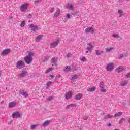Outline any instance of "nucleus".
Listing matches in <instances>:
<instances>
[{
  "instance_id": "obj_1",
  "label": "nucleus",
  "mask_w": 130,
  "mask_h": 130,
  "mask_svg": "<svg viewBox=\"0 0 130 130\" xmlns=\"http://www.w3.org/2000/svg\"><path fill=\"white\" fill-rule=\"evenodd\" d=\"M28 55H26L24 57V60L27 64H30L32 61H33V55H34V52H28Z\"/></svg>"
},
{
  "instance_id": "obj_2",
  "label": "nucleus",
  "mask_w": 130,
  "mask_h": 130,
  "mask_svg": "<svg viewBox=\"0 0 130 130\" xmlns=\"http://www.w3.org/2000/svg\"><path fill=\"white\" fill-rule=\"evenodd\" d=\"M16 68L20 70L21 69H24L25 68V62L22 60H18L16 62Z\"/></svg>"
},
{
  "instance_id": "obj_3",
  "label": "nucleus",
  "mask_w": 130,
  "mask_h": 130,
  "mask_svg": "<svg viewBox=\"0 0 130 130\" xmlns=\"http://www.w3.org/2000/svg\"><path fill=\"white\" fill-rule=\"evenodd\" d=\"M28 7H29L28 3H25L22 4L20 7V11L21 12H26L27 9H28Z\"/></svg>"
},
{
  "instance_id": "obj_4",
  "label": "nucleus",
  "mask_w": 130,
  "mask_h": 130,
  "mask_svg": "<svg viewBox=\"0 0 130 130\" xmlns=\"http://www.w3.org/2000/svg\"><path fill=\"white\" fill-rule=\"evenodd\" d=\"M58 43H59V40H57L56 41H53L50 44V48H55L57 45H58Z\"/></svg>"
},
{
  "instance_id": "obj_5",
  "label": "nucleus",
  "mask_w": 130,
  "mask_h": 130,
  "mask_svg": "<svg viewBox=\"0 0 130 130\" xmlns=\"http://www.w3.org/2000/svg\"><path fill=\"white\" fill-rule=\"evenodd\" d=\"M28 76V73L25 71H23L21 73L19 74V77L20 80H22L25 77H27Z\"/></svg>"
},
{
  "instance_id": "obj_6",
  "label": "nucleus",
  "mask_w": 130,
  "mask_h": 130,
  "mask_svg": "<svg viewBox=\"0 0 130 130\" xmlns=\"http://www.w3.org/2000/svg\"><path fill=\"white\" fill-rule=\"evenodd\" d=\"M113 63H109L107 64L106 67V70L108 72H111L113 70Z\"/></svg>"
},
{
  "instance_id": "obj_7",
  "label": "nucleus",
  "mask_w": 130,
  "mask_h": 130,
  "mask_svg": "<svg viewBox=\"0 0 130 130\" xmlns=\"http://www.w3.org/2000/svg\"><path fill=\"white\" fill-rule=\"evenodd\" d=\"M59 15H60V9L57 8L56 11L54 15V19H57V18H58Z\"/></svg>"
},
{
  "instance_id": "obj_8",
  "label": "nucleus",
  "mask_w": 130,
  "mask_h": 130,
  "mask_svg": "<svg viewBox=\"0 0 130 130\" xmlns=\"http://www.w3.org/2000/svg\"><path fill=\"white\" fill-rule=\"evenodd\" d=\"M73 96V92L71 91H68L65 95V98L67 100L71 99V97Z\"/></svg>"
},
{
  "instance_id": "obj_9",
  "label": "nucleus",
  "mask_w": 130,
  "mask_h": 130,
  "mask_svg": "<svg viewBox=\"0 0 130 130\" xmlns=\"http://www.w3.org/2000/svg\"><path fill=\"white\" fill-rule=\"evenodd\" d=\"M100 91L102 93H106V89L104 88V85L103 84V82H102L100 86Z\"/></svg>"
},
{
  "instance_id": "obj_10",
  "label": "nucleus",
  "mask_w": 130,
  "mask_h": 130,
  "mask_svg": "<svg viewBox=\"0 0 130 130\" xmlns=\"http://www.w3.org/2000/svg\"><path fill=\"white\" fill-rule=\"evenodd\" d=\"M20 116H21V114L18 111L15 112L12 114V117L13 118H16V117H20Z\"/></svg>"
},
{
  "instance_id": "obj_11",
  "label": "nucleus",
  "mask_w": 130,
  "mask_h": 130,
  "mask_svg": "<svg viewBox=\"0 0 130 130\" xmlns=\"http://www.w3.org/2000/svg\"><path fill=\"white\" fill-rule=\"evenodd\" d=\"M67 8L68 9V10L73 11L75 9V5L73 4L69 3L67 5Z\"/></svg>"
},
{
  "instance_id": "obj_12",
  "label": "nucleus",
  "mask_w": 130,
  "mask_h": 130,
  "mask_svg": "<svg viewBox=\"0 0 130 130\" xmlns=\"http://www.w3.org/2000/svg\"><path fill=\"white\" fill-rule=\"evenodd\" d=\"M85 32L86 33H91V34H93V33H94V29L92 27H87L85 29Z\"/></svg>"
},
{
  "instance_id": "obj_13",
  "label": "nucleus",
  "mask_w": 130,
  "mask_h": 130,
  "mask_svg": "<svg viewBox=\"0 0 130 130\" xmlns=\"http://www.w3.org/2000/svg\"><path fill=\"white\" fill-rule=\"evenodd\" d=\"M87 45L86 50H89V51H91L92 50V48H94V45L92 44V43H88Z\"/></svg>"
},
{
  "instance_id": "obj_14",
  "label": "nucleus",
  "mask_w": 130,
  "mask_h": 130,
  "mask_svg": "<svg viewBox=\"0 0 130 130\" xmlns=\"http://www.w3.org/2000/svg\"><path fill=\"white\" fill-rule=\"evenodd\" d=\"M11 52V49H7L4 50L2 52L1 55H7V54H9V53Z\"/></svg>"
},
{
  "instance_id": "obj_15",
  "label": "nucleus",
  "mask_w": 130,
  "mask_h": 130,
  "mask_svg": "<svg viewBox=\"0 0 130 130\" xmlns=\"http://www.w3.org/2000/svg\"><path fill=\"white\" fill-rule=\"evenodd\" d=\"M82 97H83V94L79 93L75 96L74 99H76V100H81V99H82Z\"/></svg>"
},
{
  "instance_id": "obj_16",
  "label": "nucleus",
  "mask_w": 130,
  "mask_h": 130,
  "mask_svg": "<svg viewBox=\"0 0 130 130\" xmlns=\"http://www.w3.org/2000/svg\"><path fill=\"white\" fill-rule=\"evenodd\" d=\"M29 28H31L32 31H34L38 30V27H37V25H34L32 24L30 25Z\"/></svg>"
},
{
  "instance_id": "obj_17",
  "label": "nucleus",
  "mask_w": 130,
  "mask_h": 130,
  "mask_svg": "<svg viewBox=\"0 0 130 130\" xmlns=\"http://www.w3.org/2000/svg\"><path fill=\"white\" fill-rule=\"evenodd\" d=\"M52 121L51 120H46L45 121L43 124V126L45 127V126H48L50 123H51Z\"/></svg>"
},
{
  "instance_id": "obj_18",
  "label": "nucleus",
  "mask_w": 130,
  "mask_h": 130,
  "mask_svg": "<svg viewBox=\"0 0 130 130\" xmlns=\"http://www.w3.org/2000/svg\"><path fill=\"white\" fill-rule=\"evenodd\" d=\"M17 105V103L15 102H11L9 104V108H13L15 107Z\"/></svg>"
},
{
  "instance_id": "obj_19",
  "label": "nucleus",
  "mask_w": 130,
  "mask_h": 130,
  "mask_svg": "<svg viewBox=\"0 0 130 130\" xmlns=\"http://www.w3.org/2000/svg\"><path fill=\"white\" fill-rule=\"evenodd\" d=\"M123 69H124L123 67L120 66L116 69V71L117 73H121V72H122V71H123Z\"/></svg>"
},
{
  "instance_id": "obj_20",
  "label": "nucleus",
  "mask_w": 130,
  "mask_h": 130,
  "mask_svg": "<svg viewBox=\"0 0 130 130\" xmlns=\"http://www.w3.org/2000/svg\"><path fill=\"white\" fill-rule=\"evenodd\" d=\"M72 69H71V66H66L64 69V71L66 73H68V72H72Z\"/></svg>"
},
{
  "instance_id": "obj_21",
  "label": "nucleus",
  "mask_w": 130,
  "mask_h": 130,
  "mask_svg": "<svg viewBox=\"0 0 130 130\" xmlns=\"http://www.w3.org/2000/svg\"><path fill=\"white\" fill-rule=\"evenodd\" d=\"M43 37V35H40L38 36L36 39V41H40L41 39H42V38Z\"/></svg>"
},
{
  "instance_id": "obj_22",
  "label": "nucleus",
  "mask_w": 130,
  "mask_h": 130,
  "mask_svg": "<svg viewBox=\"0 0 130 130\" xmlns=\"http://www.w3.org/2000/svg\"><path fill=\"white\" fill-rule=\"evenodd\" d=\"M96 90V87L93 86L92 87L87 89V92H94Z\"/></svg>"
},
{
  "instance_id": "obj_23",
  "label": "nucleus",
  "mask_w": 130,
  "mask_h": 130,
  "mask_svg": "<svg viewBox=\"0 0 130 130\" xmlns=\"http://www.w3.org/2000/svg\"><path fill=\"white\" fill-rule=\"evenodd\" d=\"M105 50L106 51V52H110L111 50H113V47L106 48L105 49Z\"/></svg>"
},
{
  "instance_id": "obj_24",
  "label": "nucleus",
  "mask_w": 130,
  "mask_h": 130,
  "mask_svg": "<svg viewBox=\"0 0 130 130\" xmlns=\"http://www.w3.org/2000/svg\"><path fill=\"white\" fill-rule=\"evenodd\" d=\"M21 95H22L23 96L25 97V98H27L28 97V93L25 91H22L21 92Z\"/></svg>"
},
{
  "instance_id": "obj_25",
  "label": "nucleus",
  "mask_w": 130,
  "mask_h": 130,
  "mask_svg": "<svg viewBox=\"0 0 130 130\" xmlns=\"http://www.w3.org/2000/svg\"><path fill=\"white\" fill-rule=\"evenodd\" d=\"M104 51H101L100 52V51L96 50V55H101V54H102L103 53H104Z\"/></svg>"
},
{
  "instance_id": "obj_26",
  "label": "nucleus",
  "mask_w": 130,
  "mask_h": 130,
  "mask_svg": "<svg viewBox=\"0 0 130 130\" xmlns=\"http://www.w3.org/2000/svg\"><path fill=\"white\" fill-rule=\"evenodd\" d=\"M121 115H122V112H120L116 113L114 115V117H117V116H120Z\"/></svg>"
},
{
  "instance_id": "obj_27",
  "label": "nucleus",
  "mask_w": 130,
  "mask_h": 130,
  "mask_svg": "<svg viewBox=\"0 0 130 130\" xmlns=\"http://www.w3.org/2000/svg\"><path fill=\"white\" fill-rule=\"evenodd\" d=\"M112 117H113V115L109 114L108 115L105 116V119H107V118H112Z\"/></svg>"
},
{
  "instance_id": "obj_28",
  "label": "nucleus",
  "mask_w": 130,
  "mask_h": 130,
  "mask_svg": "<svg viewBox=\"0 0 130 130\" xmlns=\"http://www.w3.org/2000/svg\"><path fill=\"white\" fill-rule=\"evenodd\" d=\"M51 62H52V63H54V64H55V63H56V60H57V58L56 57H54L52 58L51 59Z\"/></svg>"
},
{
  "instance_id": "obj_29",
  "label": "nucleus",
  "mask_w": 130,
  "mask_h": 130,
  "mask_svg": "<svg viewBox=\"0 0 130 130\" xmlns=\"http://www.w3.org/2000/svg\"><path fill=\"white\" fill-rule=\"evenodd\" d=\"M48 60H49V56H46L44 57V58L43 60V62H46Z\"/></svg>"
},
{
  "instance_id": "obj_30",
  "label": "nucleus",
  "mask_w": 130,
  "mask_h": 130,
  "mask_svg": "<svg viewBox=\"0 0 130 130\" xmlns=\"http://www.w3.org/2000/svg\"><path fill=\"white\" fill-rule=\"evenodd\" d=\"M118 14H119L120 16L122 17L123 15V11L122 10H120L118 11Z\"/></svg>"
},
{
  "instance_id": "obj_31",
  "label": "nucleus",
  "mask_w": 130,
  "mask_h": 130,
  "mask_svg": "<svg viewBox=\"0 0 130 130\" xmlns=\"http://www.w3.org/2000/svg\"><path fill=\"white\" fill-rule=\"evenodd\" d=\"M128 82V81H127V80L125 81L124 82L121 84V86H122V87H124V86H126Z\"/></svg>"
},
{
  "instance_id": "obj_32",
  "label": "nucleus",
  "mask_w": 130,
  "mask_h": 130,
  "mask_svg": "<svg viewBox=\"0 0 130 130\" xmlns=\"http://www.w3.org/2000/svg\"><path fill=\"white\" fill-rule=\"evenodd\" d=\"M53 70V69L52 68H50L47 69V70L46 71V74H48V73H49L50 72H51V71H52Z\"/></svg>"
},
{
  "instance_id": "obj_33",
  "label": "nucleus",
  "mask_w": 130,
  "mask_h": 130,
  "mask_svg": "<svg viewBox=\"0 0 130 130\" xmlns=\"http://www.w3.org/2000/svg\"><path fill=\"white\" fill-rule=\"evenodd\" d=\"M113 37H114V38H119V35H118V34H114L113 35Z\"/></svg>"
},
{
  "instance_id": "obj_34",
  "label": "nucleus",
  "mask_w": 130,
  "mask_h": 130,
  "mask_svg": "<svg viewBox=\"0 0 130 130\" xmlns=\"http://www.w3.org/2000/svg\"><path fill=\"white\" fill-rule=\"evenodd\" d=\"M78 79V75H75L74 76H73L72 78H71V80H76Z\"/></svg>"
},
{
  "instance_id": "obj_35",
  "label": "nucleus",
  "mask_w": 130,
  "mask_h": 130,
  "mask_svg": "<svg viewBox=\"0 0 130 130\" xmlns=\"http://www.w3.org/2000/svg\"><path fill=\"white\" fill-rule=\"evenodd\" d=\"M74 107V106H76V104H71L70 105H69L67 106V108H70V107Z\"/></svg>"
},
{
  "instance_id": "obj_36",
  "label": "nucleus",
  "mask_w": 130,
  "mask_h": 130,
  "mask_svg": "<svg viewBox=\"0 0 130 130\" xmlns=\"http://www.w3.org/2000/svg\"><path fill=\"white\" fill-rule=\"evenodd\" d=\"M52 84V82H51V81H49L46 83V86L47 87H49V86H51Z\"/></svg>"
},
{
  "instance_id": "obj_37",
  "label": "nucleus",
  "mask_w": 130,
  "mask_h": 130,
  "mask_svg": "<svg viewBox=\"0 0 130 130\" xmlns=\"http://www.w3.org/2000/svg\"><path fill=\"white\" fill-rule=\"evenodd\" d=\"M20 27H24V26H25V21H22L20 24Z\"/></svg>"
},
{
  "instance_id": "obj_38",
  "label": "nucleus",
  "mask_w": 130,
  "mask_h": 130,
  "mask_svg": "<svg viewBox=\"0 0 130 130\" xmlns=\"http://www.w3.org/2000/svg\"><path fill=\"white\" fill-rule=\"evenodd\" d=\"M80 60H81V61H86L87 59L86 58V57H82L80 58Z\"/></svg>"
},
{
  "instance_id": "obj_39",
  "label": "nucleus",
  "mask_w": 130,
  "mask_h": 130,
  "mask_svg": "<svg viewBox=\"0 0 130 130\" xmlns=\"http://www.w3.org/2000/svg\"><path fill=\"white\" fill-rule=\"evenodd\" d=\"M125 120V119L122 118L119 121V123H120V124H121V123H122L123 122V121H124Z\"/></svg>"
},
{
  "instance_id": "obj_40",
  "label": "nucleus",
  "mask_w": 130,
  "mask_h": 130,
  "mask_svg": "<svg viewBox=\"0 0 130 130\" xmlns=\"http://www.w3.org/2000/svg\"><path fill=\"white\" fill-rule=\"evenodd\" d=\"M52 99H53V98L52 96H50V97L47 98L46 100L47 101H51V100H52Z\"/></svg>"
},
{
  "instance_id": "obj_41",
  "label": "nucleus",
  "mask_w": 130,
  "mask_h": 130,
  "mask_svg": "<svg viewBox=\"0 0 130 130\" xmlns=\"http://www.w3.org/2000/svg\"><path fill=\"white\" fill-rule=\"evenodd\" d=\"M75 16H79L80 15V11H77L74 13Z\"/></svg>"
},
{
  "instance_id": "obj_42",
  "label": "nucleus",
  "mask_w": 130,
  "mask_h": 130,
  "mask_svg": "<svg viewBox=\"0 0 130 130\" xmlns=\"http://www.w3.org/2000/svg\"><path fill=\"white\" fill-rule=\"evenodd\" d=\"M122 57H123V54H120L119 55V57H118V58L119 59H120V58H122Z\"/></svg>"
},
{
  "instance_id": "obj_43",
  "label": "nucleus",
  "mask_w": 130,
  "mask_h": 130,
  "mask_svg": "<svg viewBox=\"0 0 130 130\" xmlns=\"http://www.w3.org/2000/svg\"><path fill=\"white\" fill-rule=\"evenodd\" d=\"M41 2V0H35V3L36 5H37L38 3H40Z\"/></svg>"
},
{
  "instance_id": "obj_44",
  "label": "nucleus",
  "mask_w": 130,
  "mask_h": 130,
  "mask_svg": "<svg viewBox=\"0 0 130 130\" xmlns=\"http://www.w3.org/2000/svg\"><path fill=\"white\" fill-rule=\"evenodd\" d=\"M36 126H37L36 125H32L31 126V129H34L36 127Z\"/></svg>"
},
{
  "instance_id": "obj_45",
  "label": "nucleus",
  "mask_w": 130,
  "mask_h": 130,
  "mask_svg": "<svg viewBox=\"0 0 130 130\" xmlns=\"http://www.w3.org/2000/svg\"><path fill=\"white\" fill-rule=\"evenodd\" d=\"M27 18L28 19H31L32 18V15L31 14H28L27 15Z\"/></svg>"
},
{
  "instance_id": "obj_46",
  "label": "nucleus",
  "mask_w": 130,
  "mask_h": 130,
  "mask_svg": "<svg viewBox=\"0 0 130 130\" xmlns=\"http://www.w3.org/2000/svg\"><path fill=\"white\" fill-rule=\"evenodd\" d=\"M126 78H130V73H127V74H126Z\"/></svg>"
},
{
  "instance_id": "obj_47",
  "label": "nucleus",
  "mask_w": 130,
  "mask_h": 130,
  "mask_svg": "<svg viewBox=\"0 0 130 130\" xmlns=\"http://www.w3.org/2000/svg\"><path fill=\"white\" fill-rule=\"evenodd\" d=\"M66 17L67 19H71V15L69 14H68Z\"/></svg>"
},
{
  "instance_id": "obj_48",
  "label": "nucleus",
  "mask_w": 130,
  "mask_h": 130,
  "mask_svg": "<svg viewBox=\"0 0 130 130\" xmlns=\"http://www.w3.org/2000/svg\"><path fill=\"white\" fill-rule=\"evenodd\" d=\"M67 57H68V58H70V57H72V54H70V53L68 54H67Z\"/></svg>"
},
{
  "instance_id": "obj_49",
  "label": "nucleus",
  "mask_w": 130,
  "mask_h": 130,
  "mask_svg": "<svg viewBox=\"0 0 130 130\" xmlns=\"http://www.w3.org/2000/svg\"><path fill=\"white\" fill-rule=\"evenodd\" d=\"M54 11V8H52L50 9V13H53V11Z\"/></svg>"
},
{
  "instance_id": "obj_50",
  "label": "nucleus",
  "mask_w": 130,
  "mask_h": 130,
  "mask_svg": "<svg viewBox=\"0 0 130 130\" xmlns=\"http://www.w3.org/2000/svg\"><path fill=\"white\" fill-rule=\"evenodd\" d=\"M50 76L51 77V79H50V80H51L52 79V78H53V77H54V75H50Z\"/></svg>"
},
{
  "instance_id": "obj_51",
  "label": "nucleus",
  "mask_w": 130,
  "mask_h": 130,
  "mask_svg": "<svg viewBox=\"0 0 130 130\" xmlns=\"http://www.w3.org/2000/svg\"><path fill=\"white\" fill-rule=\"evenodd\" d=\"M89 51L87 50H86V51H85V52H86V53H89Z\"/></svg>"
},
{
  "instance_id": "obj_52",
  "label": "nucleus",
  "mask_w": 130,
  "mask_h": 130,
  "mask_svg": "<svg viewBox=\"0 0 130 130\" xmlns=\"http://www.w3.org/2000/svg\"><path fill=\"white\" fill-rule=\"evenodd\" d=\"M108 125V126H111V124L110 123Z\"/></svg>"
},
{
  "instance_id": "obj_53",
  "label": "nucleus",
  "mask_w": 130,
  "mask_h": 130,
  "mask_svg": "<svg viewBox=\"0 0 130 130\" xmlns=\"http://www.w3.org/2000/svg\"><path fill=\"white\" fill-rule=\"evenodd\" d=\"M1 75H2V71H0V77Z\"/></svg>"
},
{
  "instance_id": "obj_54",
  "label": "nucleus",
  "mask_w": 130,
  "mask_h": 130,
  "mask_svg": "<svg viewBox=\"0 0 130 130\" xmlns=\"http://www.w3.org/2000/svg\"><path fill=\"white\" fill-rule=\"evenodd\" d=\"M6 90H8V88H6Z\"/></svg>"
},
{
  "instance_id": "obj_55",
  "label": "nucleus",
  "mask_w": 130,
  "mask_h": 130,
  "mask_svg": "<svg viewBox=\"0 0 130 130\" xmlns=\"http://www.w3.org/2000/svg\"><path fill=\"white\" fill-rule=\"evenodd\" d=\"M52 66H54V64H53Z\"/></svg>"
}]
</instances>
